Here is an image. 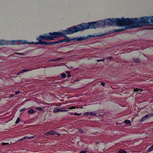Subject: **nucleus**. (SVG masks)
Listing matches in <instances>:
<instances>
[{"label": "nucleus", "mask_w": 153, "mask_h": 153, "mask_svg": "<svg viewBox=\"0 0 153 153\" xmlns=\"http://www.w3.org/2000/svg\"><path fill=\"white\" fill-rule=\"evenodd\" d=\"M96 113L94 112H86L85 113H84L83 114V115L85 116H88L89 115H92V116H95L96 115Z\"/></svg>", "instance_id": "nucleus-9"}, {"label": "nucleus", "mask_w": 153, "mask_h": 153, "mask_svg": "<svg viewBox=\"0 0 153 153\" xmlns=\"http://www.w3.org/2000/svg\"><path fill=\"white\" fill-rule=\"evenodd\" d=\"M64 109L62 108L59 107H55L53 110V112H62L64 111L65 110H63Z\"/></svg>", "instance_id": "nucleus-8"}, {"label": "nucleus", "mask_w": 153, "mask_h": 153, "mask_svg": "<svg viewBox=\"0 0 153 153\" xmlns=\"http://www.w3.org/2000/svg\"><path fill=\"white\" fill-rule=\"evenodd\" d=\"M101 61L104 62L105 61V59H101Z\"/></svg>", "instance_id": "nucleus-42"}, {"label": "nucleus", "mask_w": 153, "mask_h": 153, "mask_svg": "<svg viewBox=\"0 0 153 153\" xmlns=\"http://www.w3.org/2000/svg\"><path fill=\"white\" fill-rule=\"evenodd\" d=\"M140 19L132 18V28L139 27L143 24L153 23V16L141 17Z\"/></svg>", "instance_id": "nucleus-4"}, {"label": "nucleus", "mask_w": 153, "mask_h": 153, "mask_svg": "<svg viewBox=\"0 0 153 153\" xmlns=\"http://www.w3.org/2000/svg\"><path fill=\"white\" fill-rule=\"evenodd\" d=\"M64 31V30H62V32L59 31L50 32L48 34L51 36H48L46 34L41 35L39 37L36 38V40L38 41V42H36L35 43L37 45L41 44L43 41H42L41 39L45 40H53L54 38H57L59 37L65 36L66 34Z\"/></svg>", "instance_id": "nucleus-3"}, {"label": "nucleus", "mask_w": 153, "mask_h": 153, "mask_svg": "<svg viewBox=\"0 0 153 153\" xmlns=\"http://www.w3.org/2000/svg\"><path fill=\"white\" fill-rule=\"evenodd\" d=\"M35 112L34 110L32 108H31L30 110H29L27 111V113L29 114H33Z\"/></svg>", "instance_id": "nucleus-17"}, {"label": "nucleus", "mask_w": 153, "mask_h": 153, "mask_svg": "<svg viewBox=\"0 0 153 153\" xmlns=\"http://www.w3.org/2000/svg\"><path fill=\"white\" fill-rule=\"evenodd\" d=\"M47 43V42L43 41V42H42L41 45H46Z\"/></svg>", "instance_id": "nucleus-31"}, {"label": "nucleus", "mask_w": 153, "mask_h": 153, "mask_svg": "<svg viewBox=\"0 0 153 153\" xmlns=\"http://www.w3.org/2000/svg\"><path fill=\"white\" fill-rule=\"evenodd\" d=\"M118 153H127V152L123 149H120L118 151Z\"/></svg>", "instance_id": "nucleus-18"}, {"label": "nucleus", "mask_w": 153, "mask_h": 153, "mask_svg": "<svg viewBox=\"0 0 153 153\" xmlns=\"http://www.w3.org/2000/svg\"><path fill=\"white\" fill-rule=\"evenodd\" d=\"M102 36V35H98L97 33V34L95 33L94 34V35H88L87 36H86V39H88V38L90 37H94V36Z\"/></svg>", "instance_id": "nucleus-12"}, {"label": "nucleus", "mask_w": 153, "mask_h": 153, "mask_svg": "<svg viewBox=\"0 0 153 153\" xmlns=\"http://www.w3.org/2000/svg\"><path fill=\"white\" fill-rule=\"evenodd\" d=\"M109 22H110L109 21H108L106 19L104 20L103 22H102L104 24V27H105L107 25H109L110 24Z\"/></svg>", "instance_id": "nucleus-11"}, {"label": "nucleus", "mask_w": 153, "mask_h": 153, "mask_svg": "<svg viewBox=\"0 0 153 153\" xmlns=\"http://www.w3.org/2000/svg\"><path fill=\"white\" fill-rule=\"evenodd\" d=\"M76 108V106H72L69 107L68 108L70 109H74Z\"/></svg>", "instance_id": "nucleus-28"}, {"label": "nucleus", "mask_w": 153, "mask_h": 153, "mask_svg": "<svg viewBox=\"0 0 153 153\" xmlns=\"http://www.w3.org/2000/svg\"><path fill=\"white\" fill-rule=\"evenodd\" d=\"M87 151L83 150H82L79 153H86Z\"/></svg>", "instance_id": "nucleus-34"}, {"label": "nucleus", "mask_w": 153, "mask_h": 153, "mask_svg": "<svg viewBox=\"0 0 153 153\" xmlns=\"http://www.w3.org/2000/svg\"><path fill=\"white\" fill-rule=\"evenodd\" d=\"M97 27H104V24L102 22H103V20H100L98 21H97Z\"/></svg>", "instance_id": "nucleus-7"}, {"label": "nucleus", "mask_w": 153, "mask_h": 153, "mask_svg": "<svg viewBox=\"0 0 153 153\" xmlns=\"http://www.w3.org/2000/svg\"><path fill=\"white\" fill-rule=\"evenodd\" d=\"M25 108H24V109H21L20 110V112H23L25 110Z\"/></svg>", "instance_id": "nucleus-39"}, {"label": "nucleus", "mask_w": 153, "mask_h": 153, "mask_svg": "<svg viewBox=\"0 0 153 153\" xmlns=\"http://www.w3.org/2000/svg\"><path fill=\"white\" fill-rule=\"evenodd\" d=\"M35 136H31L29 137H28V139H33L34 138Z\"/></svg>", "instance_id": "nucleus-35"}, {"label": "nucleus", "mask_w": 153, "mask_h": 153, "mask_svg": "<svg viewBox=\"0 0 153 153\" xmlns=\"http://www.w3.org/2000/svg\"><path fill=\"white\" fill-rule=\"evenodd\" d=\"M21 93V92L20 91H17L15 92V94L17 95L20 94Z\"/></svg>", "instance_id": "nucleus-32"}, {"label": "nucleus", "mask_w": 153, "mask_h": 153, "mask_svg": "<svg viewBox=\"0 0 153 153\" xmlns=\"http://www.w3.org/2000/svg\"><path fill=\"white\" fill-rule=\"evenodd\" d=\"M153 150V144L148 149V151L149 152H150L151 151H152Z\"/></svg>", "instance_id": "nucleus-19"}, {"label": "nucleus", "mask_w": 153, "mask_h": 153, "mask_svg": "<svg viewBox=\"0 0 153 153\" xmlns=\"http://www.w3.org/2000/svg\"><path fill=\"white\" fill-rule=\"evenodd\" d=\"M61 58H57V59H53L51 60V61L52 62H54L55 61H58L60 59H61Z\"/></svg>", "instance_id": "nucleus-26"}, {"label": "nucleus", "mask_w": 153, "mask_h": 153, "mask_svg": "<svg viewBox=\"0 0 153 153\" xmlns=\"http://www.w3.org/2000/svg\"><path fill=\"white\" fill-rule=\"evenodd\" d=\"M31 44H34L35 43L33 42H32V43Z\"/></svg>", "instance_id": "nucleus-43"}, {"label": "nucleus", "mask_w": 153, "mask_h": 153, "mask_svg": "<svg viewBox=\"0 0 153 153\" xmlns=\"http://www.w3.org/2000/svg\"><path fill=\"white\" fill-rule=\"evenodd\" d=\"M151 30H153V27H152L151 28Z\"/></svg>", "instance_id": "nucleus-44"}, {"label": "nucleus", "mask_w": 153, "mask_h": 153, "mask_svg": "<svg viewBox=\"0 0 153 153\" xmlns=\"http://www.w3.org/2000/svg\"><path fill=\"white\" fill-rule=\"evenodd\" d=\"M64 42L63 39V40H59L58 41H56V42H54V44H56V43H62V42Z\"/></svg>", "instance_id": "nucleus-21"}, {"label": "nucleus", "mask_w": 153, "mask_h": 153, "mask_svg": "<svg viewBox=\"0 0 153 153\" xmlns=\"http://www.w3.org/2000/svg\"><path fill=\"white\" fill-rule=\"evenodd\" d=\"M143 121V119L141 118V119H140L139 120V122H142Z\"/></svg>", "instance_id": "nucleus-40"}, {"label": "nucleus", "mask_w": 153, "mask_h": 153, "mask_svg": "<svg viewBox=\"0 0 153 153\" xmlns=\"http://www.w3.org/2000/svg\"><path fill=\"white\" fill-rule=\"evenodd\" d=\"M0 153H4L3 152H1V151H0Z\"/></svg>", "instance_id": "nucleus-46"}, {"label": "nucleus", "mask_w": 153, "mask_h": 153, "mask_svg": "<svg viewBox=\"0 0 153 153\" xmlns=\"http://www.w3.org/2000/svg\"><path fill=\"white\" fill-rule=\"evenodd\" d=\"M108 20L111 25L118 26H124L120 28L114 29L113 32H121L128 28H132V18H108Z\"/></svg>", "instance_id": "nucleus-1"}, {"label": "nucleus", "mask_w": 153, "mask_h": 153, "mask_svg": "<svg viewBox=\"0 0 153 153\" xmlns=\"http://www.w3.org/2000/svg\"><path fill=\"white\" fill-rule=\"evenodd\" d=\"M133 61H134V62L137 63L139 62L140 61V59L137 58H134L133 59Z\"/></svg>", "instance_id": "nucleus-16"}, {"label": "nucleus", "mask_w": 153, "mask_h": 153, "mask_svg": "<svg viewBox=\"0 0 153 153\" xmlns=\"http://www.w3.org/2000/svg\"><path fill=\"white\" fill-rule=\"evenodd\" d=\"M5 41L4 40H0V45H4L7 44H10L12 45H18V44H26L28 43V42L24 40H12L6 42H4Z\"/></svg>", "instance_id": "nucleus-5"}, {"label": "nucleus", "mask_w": 153, "mask_h": 153, "mask_svg": "<svg viewBox=\"0 0 153 153\" xmlns=\"http://www.w3.org/2000/svg\"><path fill=\"white\" fill-rule=\"evenodd\" d=\"M63 40L64 42H68L71 41V39H69V37L66 36L63 39Z\"/></svg>", "instance_id": "nucleus-15"}, {"label": "nucleus", "mask_w": 153, "mask_h": 153, "mask_svg": "<svg viewBox=\"0 0 153 153\" xmlns=\"http://www.w3.org/2000/svg\"><path fill=\"white\" fill-rule=\"evenodd\" d=\"M61 76L64 78H65L66 77V75L64 73H62V74H61Z\"/></svg>", "instance_id": "nucleus-24"}, {"label": "nucleus", "mask_w": 153, "mask_h": 153, "mask_svg": "<svg viewBox=\"0 0 153 153\" xmlns=\"http://www.w3.org/2000/svg\"><path fill=\"white\" fill-rule=\"evenodd\" d=\"M36 109L40 111H42L43 110V109L41 107H36Z\"/></svg>", "instance_id": "nucleus-23"}, {"label": "nucleus", "mask_w": 153, "mask_h": 153, "mask_svg": "<svg viewBox=\"0 0 153 153\" xmlns=\"http://www.w3.org/2000/svg\"><path fill=\"white\" fill-rule=\"evenodd\" d=\"M80 114L79 113V114H78V113H75L74 114V116H77V115H79Z\"/></svg>", "instance_id": "nucleus-38"}, {"label": "nucleus", "mask_w": 153, "mask_h": 153, "mask_svg": "<svg viewBox=\"0 0 153 153\" xmlns=\"http://www.w3.org/2000/svg\"><path fill=\"white\" fill-rule=\"evenodd\" d=\"M18 54H22V53H19Z\"/></svg>", "instance_id": "nucleus-45"}, {"label": "nucleus", "mask_w": 153, "mask_h": 153, "mask_svg": "<svg viewBox=\"0 0 153 153\" xmlns=\"http://www.w3.org/2000/svg\"><path fill=\"white\" fill-rule=\"evenodd\" d=\"M97 22H91L88 23H83L78 25L77 26L79 27H68L64 30L66 35L72 34L84 30L91 29H95L97 28Z\"/></svg>", "instance_id": "nucleus-2"}, {"label": "nucleus", "mask_w": 153, "mask_h": 153, "mask_svg": "<svg viewBox=\"0 0 153 153\" xmlns=\"http://www.w3.org/2000/svg\"><path fill=\"white\" fill-rule=\"evenodd\" d=\"M66 73L67 74V77L68 78H70L71 76V75L70 74V72L69 71H66Z\"/></svg>", "instance_id": "nucleus-22"}, {"label": "nucleus", "mask_w": 153, "mask_h": 153, "mask_svg": "<svg viewBox=\"0 0 153 153\" xmlns=\"http://www.w3.org/2000/svg\"><path fill=\"white\" fill-rule=\"evenodd\" d=\"M151 114H148L143 116L142 119L144 121L147 118L151 116Z\"/></svg>", "instance_id": "nucleus-14"}, {"label": "nucleus", "mask_w": 153, "mask_h": 153, "mask_svg": "<svg viewBox=\"0 0 153 153\" xmlns=\"http://www.w3.org/2000/svg\"><path fill=\"white\" fill-rule=\"evenodd\" d=\"M29 69H23L22 71V72H25L29 71Z\"/></svg>", "instance_id": "nucleus-29"}, {"label": "nucleus", "mask_w": 153, "mask_h": 153, "mask_svg": "<svg viewBox=\"0 0 153 153\" xmlns=\"http://www.w3.org/2000/svg\"><path fill=\"white\" fill-rule=\"evenodd\" d=\"M143 90L142 89L138 88H134V92H137L138 93L141 92L143 91Z\"/></svg>", "instance_id": "nucleus-13"}, {"label": "nucleus", "mask_w": 153, "mask_h": 153, "mask_svg": "<svg viewBox=\"0 0 153 153\" xmlns=\"http://www.w3.org/2000/svg\"><path fill=\"white\" fill-rule=\"evenodd\" d=\"M9 144L8 143H2V144L3 145H8Z\"/></svg>", "instance_id": "nucleus-33"}, {"label": "nucleus", "mask_w": 153, "mask_h": 153, "mask_svg": "<svg viewBox=\"0 0 153 153\" xmlns=\"http://www.w3.org/2000/svg\"><path fill=\"white\" fill-rule=\"evenodd\" d=\"M52 44H54V42H47V45H51Z\"/></svg>", "instance_id": "nucleus-25"}, {"label": "nucleus", "mask_w": 153, "mask_h": 153, "mask_svg": "<svg viewBox=\"0 0 153 153\" xmlns=\"http://www.w3.org/2000/svg\"><path fill=\"white\" fill-rule=\"evenodd\" d=\"M124 123L126 124H131V121L128 120H126L124 121Z\"/></svg>", "instance_id": "nucleus-20"}, {"label": "nucleus", "mask_w": 153, "mask_h": 153, "mask_svg": "<svg viewBox=\"0 0 153 153\" xmlns=\"http://www.w3.org/2000/svg\"><path fill=\"white\" fill-rule=\"evenodd\" d=\"M20 121V119L19 118H18L15 122V123L16 124H18L19 123Z\"/></svg>", "instance_id": "nucleus-27"}, {"label": "nucleus", "mask_w": 153, "mask_h": 153, "mask_svg": "<svg viewBox=\"0 0 153 153\" xmlns=\"http://www.w3.org/2000/svg\"><path fill=\"white\" fill-rule=\"evenodd\" d=\"M107 58L109 59H113V58L112 56H109L107 57Z\"/></svg>", "instance_id": "nucleus-37"}, {"label": "nucleus", "mask_w": 153, "mask_h": 153, "mask_svg": "<svg viewBox=\"0 0 153 153\" xmlns=\"http://www.w3.org/2000/svg\"><path fill=\"white\" fill-rule=\"evenodd\" d=\"M57 133V132L56 131H50L45 132L44 134L45 135H53L56 134Z\"/></svg>", "instance_id": "nucleus-6"}, {"label": "nucleus", "mask_w": 153, "mask_h": 153, "mask_svg": "<svg viewBox=\"0 0 153 153\" xmlns=\"http://www.w3.org/2000/svg\"><path fill=\"white\" fill-rule=\"evenodd\" d=\"M86 39L85 36L77 37L74 39V40H76L77 41H82L83 40Z\"/></svg>", "instance_id": "nucleus-10"}, {"label": "nucleus", "mask_w": 153, "mask_h": 153, "mask_svg": "<svg viewBox=\"0 0 153 153\" xmlns=\"http://www.w3.org/2000/svg\"><path fill=\"white\" fill-rule=\"evenodd\" d=\"M28 139V137H23L20 140H25V139Z\"/></svg>", "instance_id": "nucleus-30"}, {"label": "nucleus", "mask_w": 153, "mask_h": 153, "mask_svg": "<svg viewBox=\"0 0 153 153\" xmlns=\"http://www.w3.org/2000/svg\"><path fill=\"white\" fill-rule=\"evenodd\" d=\"M101 59H98V60H97V62H101Z\"/></svg>", "instance_id": "nucleus-41"}, {"label": "nucleus", "mask_w": 153, "mask_h": 153, "mask_svg": "<svg viewBox=\"0 0 153 153\" xmlns=\"http://www.w3.org/2000/svg\"><path fill=\"white\" fill-rule=\"evenodd\" d=\"M101 85L103 86H104L105 85V83L104 82H102L101 83Z\"/></svg>", "instance_id": "nucleus-36"}]
</instances>
